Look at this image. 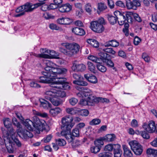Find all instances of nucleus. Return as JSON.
Returning <instances> with one entry per match:
<instances>
[{
	"label": "nucleus",
	"instance_id": "1",
	"mask_svg": "<svg viewBox=\"0 0 157 157\" xmlns=\"http://www.w3.org/2000/svg\"><path fill=\"white\" fill-rule=\"evenodd\" d=\"M10 136L9 133L6 131H3V134L4 136V142L8 151L10 153H11L13 152L14 143L18 147H21L22 144L21 142L17 138L18 135L15 132V131L12 128L10 129Z\"/></svg>",
	"mask_w": 157,
	"mask_h": 157
},
{
	"label": "nucleus",
	"instance_id": "2",
	"mask_svg": "<svg viewBox=\"0 0 157 157\" xmlns=\"http://www.w3.org/2000/svg\"><path fill=\"white\" fill-rule=\"evenodd\" d=\"M46 66L45 68V71L42 72V74L48 77H57L60 75L64 74L67 71L66 69L59 68L50 61H47Z\"/></svg>",
	"mask_w": 157,
	"mask_h": 157
},
{
	"label": "nucleus",
	"instance_id": "3",
	"mask_svg": "<svg viewBox=\"0 0 157 157\" xmlns=\"http://www.w3.org/2000/svg\"><path fill=\"white\" fill-rule=\"evenodd\" d=\"M62 44L66 49L62 47H60L59 51L69 56H72L77 53L79 51L80 46L76 43H64Z\"/></svg>",
	"mask_w": 157,
	"mask_h": 157
},
{
	"label": "nucleus",
	"instance_id": "4",
	"mask_svg": "<svg viewBox=\"0 0 157 157\" xmlns=\"http://www.w3.org/2000/svg\"><path fill=\"white\" fill-rule=\"evenodd\" d=\"M33 121L27 119L23 123V124L29 130H33L32 125L36 129L41 130L44 124L45 121L43 120H40L38 117L35 116L33 117Z\"/></svg>",
	"mask_w": 157,
	"mask_h": 157
},
{
	"label": "nucleus",
	"instance_id": "5",
	"mask_svg": "<svg viewBox=\"0 0 157 157\" xmlns=\"http://www.w3.org/2000/svg\"><path fill=\"white\" fill-rule=\"evenodd\" d=\"M114 15L117 17V21L120 25L124 24L126 21L128 23L132 22V19L131 16L132 14L131 12H126L121 13L118 11H115L114 13Z\"/></svg>",
	"mask_w": 157,
	"mask_h": 157
},
{
	"label": "nucleus",
	"instance_id": "6",
	"mask_svg": "<svg viewBox=\"0 0 157 157\" xmlns=\"http://www.w3.org/2000/svg\"><path fill=\"white\" fill-rule=\"evenodd\" d=\"M90 28L94 32L101 33L104 30L103 25L105 24L104 18L101 17L97 21H92L90 22Z\"/></svg>",
	"mask_w": 157,
	"mask_h": 157
},
{
	"label": "nucleus",
	"instance_id": "7",
	"mask_svg": "<svg viewBox=\"0 0 157 157\" xmlns=\"http://www.w3.org/2000/svg\"><path fill=\"white\" fill-rule=\"evenodd\" d=\"M57 77V80L53 82L50 85L51 87L58 89L65 90L70 87L66 83V79L63 77Z\"/></svg>",
	"mask_w": 157,
	"mask_h": 157
},
{
	"label": "nucleus",
	"instance_id": "8",
	"mask_svg": "<svg viewBox=\"0 0 157 157\" xmlns=\"http://www.w3.org/2000/svg\"><path fill=\"white\" fill-rule=\"evenodd\" d=\"M73 121V117L68 115L62 117L61 119V129L63 130L65 128L71 129L75 125Z\"/></svg>",
	"mask_w": 157,
	"mask_h": 157
},
{
	"label": "nucleus",
	"instance_id": "9",
	"mask_svg": "<svg viewBox=\"0 0 157 157\" xmlns=\"http://www.w3.org/2000/svg\"><path fill=\"white\" fill-rule=\"evenodd\" d=\"M155 124L153 121H149L148 123H144L142 125V128L147 132L149 133H153L155 132Z\"/></svg>",
	"mask_w": 157,
	"mask_h": 157
},
{
	"label": "nucleus",
	"instance_id": "10",
	"mask_svg": "<svg viewBox=\"0 0 157 157\" xmlns=\"http://www.w3.org/2000/svg\"><path fill=\"white\" fill-rule=\"evenodd\" d=\"M126 6L128 10H136L137 7L140 6L141 5L140 2L136 0L132 1L130 0H126Z\"/></svg>",
	"mask_w": 157,
	"mask_h": 157
},
{
	"label": "nucleus",
	"instance_id": "11",
	"mask_svg": "<svg viewBox=\"0 0 157 157\" xmlns=\"http://www.w3.org/2000/svg\"><path fill=\"white\" fill-rule=\"evenodd\" d=\"M17 133L20 137L25 139H29L33 136V135L31 132L26 130H23L20 132L17 131Z\"/></svg>",
	"mask_w": 157,
	"mask_h": 157
},
{
	"label": "nucleus",
	"instance_id": "12",
	"mask_svg": "<svg viewBox=\"0 0 157 157\" xmlns=\"http://www.w3.org/2000/svg\"><path fill=\"white\" fill-rule=\"evenodd\" d=\"M77 95L79 98H87L88 97L91 95V90L89 89H84L83 90L79 92L77 94Z\"/></svg>",
	"mask_w": 157,
	"mask_h": 157
},
{
	"label": "nucleus",
	"instance_id": "13",
	"mask_svg": "<svg viewBox=\"0 0 157 157\" xmlns=\"http://www.w3.org/2000/svg\"><path fill=\"white\" fill-rule=\"evenodd\" d=\"M87 99L88 103V105L91 106L93 105L95 103L99 102L100 100L98 98L92 95L88 97Z\"/></svg>",
	"mask_w": 157,
	"mask_h": 157
},
{
	"label": "nucleus",
	"instance_id": "14",
	"mask_svg": "<svg viewBox=\"0 0 157 157\" xmlns=\"http://www.w3.org/2000/svg\"><path fill=\"white\" fill-rule=\"evenodd\" d=\"M72 22V20L69 18L62 17L57 20V23L61 25H69Z\"/></svg>",
	"mask_w": 157,
	"mask_h": 157
},
{
	"label": "nucleus",
	"instance_id": "15",
	"mask_svg": "<svg viewBox=\"0 0 157 157\" xmlns=\"http://www.w3.org/2000/svg\"><path fill=\"white\" fill-rule=\"evenodd\" d=\"M84 77L89 82L91 83L95 84L98 82L97 79L96 77L94 75L87 74H85Z\"/></svg>",
	"mask_w": 157,
	"mask_h": 157
},
{
	"label": "nucleus",
	"instance_id": "16",
	"mask_svg": "<svg viewBox=\"0 0 157 157\" xmlns=\"http://www.w3.org/2000/svg\"><path fill=\"white\" fill-rule=\"evenodd\" d=\"M71 6L69 4H66L60 6L59 10L61 12L64 13L70 11L71 9Z\"/></svg>",
	"mask_w": 157,
	"mask_h": 157
},
{
	"label": "nucleus",
	"instance_id": "17",
	"mask_svg": "<svg viewBox=\"0 0 157 157\" xmlns=\"http://www.w3.org/2000/svg\"><path fill=\"white\" fill-rule=\"evenodd\" d=\"M72 32L76 35L82 36L85 34L84 30L82 28L75 27L72 29Z\"/></svg>",
	"mask_w": 157,
	"mask_h": 157
},
{
	"label": "nucleus",
	"instance_id": "18",
	"mask_svg": "<svg viewBox=\"0 0 157 157\" xmlns=\"http://www.w3.org/2000/svg\"><path fill=\"white\" fill-rule=\"evenodd\" d=\"M40 106L45 109H48L51 107V104L47 101L40 99L39 100Z\"/></svg>",
	"mask_w": 157,
	"mask_h": 157
},
{
	"label": "nucleus",
	"instance_id": "19",
	"mask_svg": "<svg viewBox=\"0 0 157 157\" xmlns=\"http://www.w3.org/2000/svg\"><path fill=\"white\" fill-rule=\"evenodd\" d=\"M103 137L105 141L108 142H113L116 139V136L114 134H108Z\"/></svg>",
	"mask_w": 157,
	"mask_h": 157
},
{
	"label": "nucleus",
	"instance_id": "20",
	"mask_svg": "<svg viewBox=\"0 0 157 157\" xmlns=\"http://www.w3.org/2000/svg\"><path fill=\"white\" fill-rule=\"evenodd\" d=\"M56 93V91H55L52 90L47 91L45 93V98L47 99L50 100L56 96L55 94Z\"/></svg>",
	"mask_w": 157,
	"mask_h": 157
},
{
	"label": "nucleus",
	"instance_id": "21",
	"mask_svg": "<svg viewBox=\"0 0 157 157\" xmlns=\"http://www.w3.org/2000/svg\"><path fill=\"white\" fill-rule=\"evenodd\" d=\"M122 147L124 155L127 157H132V154L128 146L125 145H123Z\"/></svg>",
	"mask_w": 157,
	"mask_h": 157
},
{
	"label": "nucleus",
	"instance_id": "22",
	"mask_svg": "<svg viewBox=\"0 0 157 157\" xmlns=\"http://www.w3.org/2000/svg\"><path fill=\"white\" fill-rule=\"evenodd\" d=\"M146 153L150 157H157V150L149 148L146 151Z\"/></svg>",
	"mask_w": 157,
	"mask_h": 157
},
{
	"label": "nucleus",
	"instance_id": "23",
	"mask_svg": "<svg viewBox=\"0 0 157 157\" xmlns=\"http://www.w3.org/2000/svg\"><path fill=\"white\" fill-rule=\"evenodd\" d=\"M4 124L5 126V127L7 128H8V131L6 130H4L2 131V132H3V131H6L7 132H8L10 134V129L12 128L13 129V128H10V126L11 125V123L10 121V119L9 118H6L4 120Z\"/></svg>",
	"mask_w": 157,
	"mask_h": 157
},
{
	"label": "nucleus",
	"instance_id": "24",
	"mask_svg": "<svg viewBox=\"0 0 157 157\" xmlns=\"http://www.w3.org/2000/svg\"><path fill=\"white\" fill-rule=\"evenodd\" d=\"M62 109L59 107H56L55 108L51 109L49 111L50 114L52 116L55 117L60 113Z\"/></svg>",
	"mask_w": 157,
	"mask_h": 157
},
{
	"label": "nucleus",
	"instance_id": "25",
	"mask_svg": "<svg viewBox=\"0 0 157 157\" xmlns=\"http://www.w3.org/2000/svg\"><path fill=\"white\" fill-rule=\"evenodd\" d=\"M40 52H42L43 53H47L49 54L51 56H50V58L51 57H56V56H57V54L55 51L54 50H48L47 49H41L40 50Z\"/></svg>",
	"mask_w": 157,
	"mask_h": 157
},
{
	"label": "nucleus",
	"instance_id": "26",
	"mask_svg": "<svg viewBox=\"0 0 157 157\" xmlns=\"http://www.w3.org/2000/svg\"><path fill=\"white\" fill-rule=\"evenodd\" d=\"M56 77H48L46 75H44L43 76L40 77L39 78V80L38 82H40L43 83H48L49 82V78L52 79L55 78Z\"/></svg>",
	"mask_w": 157,
	"mask_h": 157
},
{
	"label": "nucleus",
	"instance_id": "27",
	"mask_svg": "<svg viewBox=\"0 0 157 157\" xmlns=\"http://www.w3.org/2000/svg\"><path fill=\"white\" fill-rule=\"evenodd\" d=\"M65 110L67 113L71 115H74L78 112V110L75 108H66Z\"/></svg>",
	"mask_w": 157,
	"mask_h": 157
},
{
	"label": "nucleus",
	"instance_id": "28",
	"mask_svg": "<svg viewBox=\"0 0 157 157\" xmlns=\"http://www.w3.org/2000/svg\"><path fill=\"white\" fill-rule=\"evenodd\" d=\"M103 141H105L104 139V137H100L94 141V144L101 148V146L104 144Z\"/></svg>",
	"mask_w": 157,
	"mask_h": 157
},
{
	"label": "nucleus",
	"instance_id": "29",
	"mask_svg": "<svg viewBox=\"0 0 157 157\" xmlns=\"http://www.w3.org/2000/svg\"><path fill=\"white\" fill-rule=\"evenodd\" d=\"M24 10L25 13V12H30L33 11V8L31 5V3H27L23 6Z\"/></svg>",
	"mask_w": 157,
	"mask_h": 157
},
{
	"label": "nucleus",
	"instance_id": "30",
	"mask_svg": "<svg viewBox=\"0 0 157 157\" xmlns=\"http://www.w3.org/2000/svg\"><path fill=\"white\" fill-rule=\"evenodd\" d=\"M87 42L94 47L97 48L99 46L98 42L95 39H88L87 40Z\"/></svg>",
	"mask_w": 157,
	"mask_h": 157
},
{
	"label": "nucleus",
	"instance_id": "31",
	"mask_svg": "<svg viewBox=\"0 0 157 157\" xmlns=\"http://www.w3.org/2000/svg\"><path fill=\"white\" fill-rule=\"evenodd\" d=\"M88 59L93 62L98 63H100L101 62V59L93 55L89 56H88Z\"/></svg>",
	"mask_w": 157,
	"mask_h": 157
},
{
	"label": "nucleus",
	"instance_id": "32",
	"mask_svg": "<svg viewBox=\"0 0 157 157\" xmlns=\"http://www.w3.org/2000/svg\"><path fill=\"white\" fill-rule=\"evenodd\" d=\"M108 19L110 24L112 25L116 23L117 21V17L115 15L109 16Z\"/></svg>",
	"mask_w": 157,
	"mask_h": 157
},
{
	"label": "nucleus",
	"instance_id": "33",
	"mask_svg": "<svg viewBox=\"0 0 157 157\" xmlns=\"http://www.w3.org/2000/svg\"><path fill=\"white\" fill-rule=\"evenodd\" d=\"M83 79H81L78 80H75L73 81V82L74 84L78 85L83 86H86L88 85V83L86 82L83 80Z\"/></svg>",
	"mask_w": 157,
	"mask_h": 157
},
{
	"label": "nucleus",
	"instance_id": "34",
	"mask_svg": "<svg viewBox=\"0 0 157 157\" xmlns=\"http://www.w3.org/2000/svg\"><path fill=\"white\" fill-rule=\"evenodd\" d=\"M87 65L89 70L91 72L95 73L96 71V68L94 64L91 62L88 61L87 62Z\"/></svg>",
	"mask_w": 157,
	"mask_h": 157
},
{
	"label": "nucleus",
	"instance_id": "35",
	"mask_svg": "<svg viewBox=\"0 0 157 157\" xmlns=\"http://www.w3.org/2000/svg\"><path fill=\"white\" fill-rule=\"evenodd\" d=\"M72 66L71 67L72 70L75 71H78L79 63L77 60H75L72 62Z\"/></svg>",
	"mask_w": 157,
	"mask_h": 157
},
{
	"label": "nucleus",
	"instance_id": "36",
	"mask_svg": "<svg viewBox=\"0 0 157 157\" xmlns=\"http://www.w3.org/2000/svg\"><path fill=\"white\" fill-rule=\"evenodd\" d=\"M99 56L101 58H100L101 59V61H102L103 62L104 59H107L109 57V55L107 54L106 52L104 53L102 52H101L99 53Z\"/></svg>",
	"mask_w": 157,
	"mask_h": 157
},
{
	"label": "nucleus",
	"instance_id": "37",
	"mask_svg": "<svg viewBox=\"0 0 157 157\" xmlns=\"http://www.w3.org/2000/svg\"><path fill=\"white\" fill-rule=\"evenodd\" d=\"M132 150L134 152L135 154L136 155H140L143 151V149L141 146L136 148H135Z\"/></svg>",
	"mask_w": 157,
	"mask_h": 157
},
{
	"label": "nucleus",
	"instance_id": "38",
	"mask_svg": "<svg viewBox=\"0 0 157 157\" xmlns=\"http://www.w3.org/2000/svg\"><path fill=\"white\" fill-rule=\"evenodd\" d=\"M41 54H34V56L37 57H41L45 59H49L50 58V55L45 54L44 53L41 52Z\"/></svg>",
	"mask_w": 157,
	"mask_h": 157
},
{
	"label": "nucleus",
	"instance_id": "39",
	"mask_svg": "<svg viewBox=\"0 0 157 157\" xmlns=\"http://www.w3.org/2000/svg\"><path fill=\"white\" fill-rule=\"evenodd\" d=\"M70 130L71 129H67L65 128L63 130L62 129V131L60 133H57V136H65L69 132H70Z\"/></svg>",
	"mask_w": 157,
	"mask_h": 157
},
{
	"label": "nucleus",
	"instance_id": "40",
	"mask_svg": "<svg viewBox=\"0 0 157 157\" xmlns=\"http://www.w3.org/2000/svg\"><path fill=\"white\" fill-rule=\"evenodd\" d=\"M139 143L136 140H132L129 142V144L132 150L136 148L137 145H138Z\"/></svg>",
	"mask_w": 157,
	"mask_h": 157
},
{
	"label": "nucleus",
	"instance_id": "41",
	"mask_svg": "<svg viewBox=\"0 0 157 157\" xmlns=\"http://www.w3.org/2000/svg\"><path fill=\"white\" fill-rule=\"evenodd\" d=\"M101 122V120L98 118H95L89 122V124L91 125H96L99 124Z\"/></svg>",
	"mask_w": 157,
	"mask_h": 157
},
{
	"label": "nucleus",
	"instance_id": "42",
	"mask_svg": "<svg viewBox=\"0 0 157 157\" xmlns=\"http://www.w3.org/2000/svg\"><path fill=\"white\" fill-rule=\"evenodd\" d=\"M100 149V147H99L95 145L94 146L91 147L90 148L91 152L94 154L97 153L99 152Z\"/></svg>",
	"mask_w": 157,
	"mask_h": 157
},
{
	"label": "nucleus",
	"instance_id": "43",
	"mask_svg": "<svg viewBox=\"0 0 157 157\" xmlns=\"http://www.w3.org/2000/svg\"><path fill=\"white\" fill-rule=\"evenodd\" d=\"M102 50L103 51L106 53H108L112 54L114 55L115 53V52L113 49L112 48H103Z\"/></svg>",
	"mask_w": 157,
	"mask_h": 157
},
{
	"label": "nucleus",
	"instance_id": "44",
	"mask_svg": "<svg viewBox=\"0 0 157 157\" xmlns=\"http://www.w3.org/2000/svg\"><path fill=\"white\" fill-rule=\"evenodd\" d=\"M50 101L53 105L56 106H59L62 103L61 101L59 100L58 99L54 98L51 99Z\"/></svg>",
	"mask_w": 157,
	"mask_h": 157
},
{
	"label": "nucleus",
	"instance_id": "45",
	"mask_svg": "<svg viewBox=\"0 0 157 157\" xmlns=\"http://www.w3.org/2000/svg\"><path fill=\"white\" fill-rule=\"evenodd\" d=\"M56 144L60 146H63L66 144V141L63 139H59L56 140Z\"/></svg>",
	"mask_w": 157,
	"mask_h": 157
},
{
	"label": "nucleus",
	"instance_id": "46",
	"mask_svg": "<svg viewBox=\"0 0 157 157\" xmlns=\"http://www.w3.org/2000/svg\"><path fill=\"white\" fill-rule=\"evenodd\" d=\"M101 63H98L97 65V67L98 69L100 71L102 72H105L106 71V67L101 64Z\"/></svg>",
	"mask_w": 157,
	"mask_h": 157
},
{
	"label": "nucleus",
	"instance_id": "47",
	"mask_svg": "<svg viewBox=\"0 0 157 157\" xmlns=\"http://www.w3.org/2000/svg\"><path fill=\"white\" fill-rule=\"evenodd\" d=\"M13 124L16 126L17 128H21V125L17 121V119L14 117L12 119Z\"/></svg>",
	"mask_w": 157,
	"mask_h": 157
},
{
	"label": "nucleus",
	"instance_id": "48",
	"mask_svg": "<svg viewBox=\"0 0 157 157\" xmlns=\"http://www.w3.org/2000/svg\"><path fill=\"white\" fill-rule=\"evenodd\" d=\"M79 104L82 106L88 105V103L87 98H84L81 99Z\"/></svg>",
	"mask_w": 157,
	"mask_h": 157
},
{
	"label": "nucleus",
	"instance_id": "49",
	"mask_svg": "<svg viewBox=\"0 0 157 157\" xmlns=\"http://www.w3.org/2000/svg\"><path fill=\"white\" fill-rule=\"evenodd\" d=\"M103 62L105 63L109 67H112L114 66L113 63L111 60L108 59H104Z\"/></svg>",
	"mask_w": 157,
	"mask_h": 157
},
{
	"label": "nucleus",
	"instance_id": "50",
	"mask_svg": "<svg viewBox=\"0 0 157 157\" xmlns=\"http://www.w3.org/2000/svg\"><path fill=\"white\" fill-rule=\"evenodd\" d=\"M106 8V6L104 3H100L98 4V9L100 11L104 10Z\"/></svg>",
	"mask_w": 157,
	"mask_h": 157
},
{
	"label": "nucleus",
	"instance_id": "51",
	"mask_svg": "<svg viewBox=\"0 0 157 157\" xmlns=\"http://www.w3.org/2000/svg\"><path fill=\"white\" fill-rule=\"evenodd\" d=\"M72 135L74 136L78 137L79 135V131L78 128H76L73 129Z\"/></svg>",
	"mask_w": 157,
	"mask_h": 157
},
{
	"label": "nucleus",
	"instance_id": "52",
	"mask_svg": "<svg viewBox=\"0 0 157 157\" xmlns=\"http://www.w3.org/2000/svg\"><path fill=\"white\" fill-rule=\"evenodd\" d=\"M113 148V145L111 144H109L105 146L104 150L105 151H111Z\"/></svg>",
	"mask_w": 157,
	"mask_h": 157
},
{
	"label": "nucleus",
	"instance_id": "53",
	"mask_svg": "<svg viewBox=\"0 0 157 157\" xmlns=\"http://www.w3.org/2000/svg\"><path fill=\"white\" fill-rule=\"evenodd\" d=\"M78 102L77 99L74 98H72L69 99L70 104L73 106L75 105Z\"/></svg>",
	"mask_w": 157,
	"mask_h": 157
},
{
	"label": "nucleus",
	"instance_id": "54",
	"mask_svg": "<svg viewBox=\"0 0 157 157\" xmlns=\"http://www.w3.org/2000/svg\"><path fill=\"white\" fill-rule=\"evenodd\" d=\"M111 154L109 153L102 152L98 154L99 157H111Z\"/></svg>",
	"mask_w": 157,
	"mask_h": 157
},
{
	"label": "nucleus",
	"instance_id": "55",
	"mask_svg": "<svg viewBox=\"0 0 157 157\" xmlns=\"http://www.w3.org/2000/svg\"><path fill=\"white\" fill-rule=\"evenodd\" d=\"M65 137L69 143H72V142L74 138L73 136L71 134L68 133Z\"/></svg>",
	"mask_w": 157,
	"mask_h": 157
},
{
	"label": "nucleus",
	"instance_id": "56",
	"mask_svg": "<svg viewBox=\"0 0 157 157\" xmlns=\"http://www.w3.org/2000/svg\"><path fill=\"white\" fill-rule=\"evenodd\" d=\"M86 69V67L84 64L82 63H79L78 71H83L85 70Z\"/></svg>",
	"mask_w": 157,
	"mask_h": 157
},
{
	"label": "nucleus",
	"instance_id": "57",
	"mask_svg": "<svg viewBox=\"0 0 157 157\" xmlns=\"http://www.w3.org/2000/svg\"><path fill=\"white\" fill-rule=\"evenodd\" d=\"M132 15L134 18L137 21L139 22H141L142 21V19L139 16V15L136 13H132Z\"/></svg>",
	"mask_w": 157,
	"mask_h": 157
},
{
	"label": "nucleus",
	"instance_id": "58",
	"mask_svg": "<svg viewBox=\"0 0 157 157\" xmlns=\"http://www.w3.org/2000/svg\"><path fill=\"white\" fill-rule=\"evenodd\" d=\"M49 28L50 29L52 30H59L60 28L56 24H51L49 25Z\"/></svg>",
	"mask_w": 157,
	"mask_h": 157
},
{
	"label": "nucleus",
	"instance_id": "59",
	"mask_svg": "<svg viewBox=\"0 0 157 157\" xmlns=\"http://www.w3.org/2000/svg\"><path fill=\"white\" fill-rule=\"evenodd\" d=\"M141 136L144 139H148L150 138L149 134L146 132V131H142V134Z\"/></svg>",
	"mask_w": 157,
	"mask_h": 157
},
{
	"label": "nucleus",
	"instance_id": "60",
	"mask_svg": "<svg viewBox=\"0 0 157 157\" xmlns=\"http://www.w3.org/2000/svg\"><path fill=\"white\" fill-rule=\"evenodd\" d=\"M85 9L87 12L90 13L92 9L91 4L89 3L86 4L85 5Z\"/></svg>",
	"mask_w": 157,
	"mask_h": 157
},
{
	"label": "nucleus",
	"instance_id": "61",
	"mask_svg": "<svg viewBox=\"0 0 157 157\" xmlns=\"http://www.w3.org/2000/svg\"><path fill=\"white\" fill-rule=\"evenodd\" d=\"M142 57L146 62H148L150 61V57L145 53L143 54Z\"/></svg>",
	"mask_w": 157,
	"mask_h": 157
},
{
	"label": "nucleus",
	"instance_id": "62",
	"mask_svg": "<svg viewBox=\"0 0 157 157\" xmlns=\"http://www.w3.org/2000/svg\"><path fill=\"white\" fill-rule=\"evenodd\" d=\"M44 3L43 2H40L37 3L36 4H33L32 3H31V5L33 7V10L37 8L39 6H41L42 5H43L44 4Z\"/></svg>",
	"mask_w": 157,
	"mask_h": 157
},
{
	"label": "nucleus",
	"instance_id": "63",
	"mask_svg": "<svg viewBox=\"0 0 157 157\" xmlns=\"http://www.w3.org/2000/svg\"><path fill=\"white\" fill-rule=\"evenodd\" d=\"M89 113V112L87 109H82L80 111V114L82 116H87Z\"/></svg>",
	"mask_w": 157,
	"mask_h": 157
},
{
	"label": "nucleus",
	"instance_id": "64",
	"mask_svg": "<svg viewBox=\"0 0 157 157\" xmlns=\"http://www.w3.org/2000/svg\"><path fill=\"white\" fill-rule=\"evenodd\" d=\"M30 85L32 87L38 88L40 87V86L39 84L33 81L30 82Z\"/></svg>",
	"mask_w": 157,
	"mask_h": 157
}]
</instances>
